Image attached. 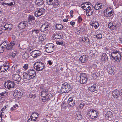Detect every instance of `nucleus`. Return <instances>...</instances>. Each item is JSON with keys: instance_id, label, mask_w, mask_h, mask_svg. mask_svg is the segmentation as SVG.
<instances>
[{"instance_id": "nucleus-1", "label": "nucleus", "mask_w": 122, "mask_h": 122, "mask_svg": "<svg viewBox=\"0 0 122 122\" xmlns=\"http://www.w3.org/2000/svg\"><path fill=\"white\" fill-rule=\"evenodd\" d=\"M110 56L111 58L113 60L114 62H119L121 60V55L118 51H112Z\"/></svg>"}, {"instance_id": "nucleus-2", "label": "nucleus", "mask_w": 122, "mask_h": 122, "mask_svg": "<svg viewBox=\"0 0 122 122\" xmlns=\"http://www.w3.org/2000/svg\"><path fill=\"white\" fill-rule=\"evenodd\" d=\"M41 93V97L43 101L45 102L50 99L47 90H44Z\"/></svg>"}, {"instance_id": "nucleus-3", "label": "nucleus", "mask_w": 122, "mask_h": 122, "mask_svg": "<svg viewBox=\"0 0 122 122\" xmlns=\"http://www.w3.org/2000/svg\"><path fill=\"white\" fill-rule=\"evenodd\" d=\"M34 67L37 71H42L44 67V64L42 62H36L34 64Z\"/></svg>"}, {"instance_id": "nucleus-4", "label": "nucleus", "mask_w": 122, "mask_h": 122, "mask_svg": "<svg viewBox=\"0 0 122 122\" xmlns=\"http://www.w3.org/2000/svg\"><path fill=\"white\" fill-rule=\"evenodd\" d=\"M55 48L54 45L52 43L48 44L45 46V51L48 53H50L53 51Z\"/></svg>"}, {"instance_id": "nucleus-5", "label": "nucleus", "mask_w": 122, "mask_h": 122, "mask_svg": "<svg viewBox=\"0 0 122 122\" xmlns=\"http://www.w3.org/2000/svg\"><path fill=\"white\" fill-rule=\"evenodd\" d=\"M88 115L92 119L97 118L98 115V113L97 111L94 109L91 110L87 113Z\"/></svg>"}, {"instance_id": "nucleus-6", "label": "nucleus", "mask_w": 122, "mask_h": 122, "mask_svg": "<svg viewBox=\"0 0 122 122\" xmlns=\"http://www.w3.org/2000/svg\"><path fill=\"white\" fill-rule=\"evenodd\" d=\"M113 13L112 8L110 7L107 8L104 12V15L107 17H110L112 16Z\"/></svg>"}, {"instance_id": "nucleus-7", "label": "nucleus", "mask_w": 122, "mask_h": 122, "mask_svg": "<svg viewBox=\"0 0 122 122\" xmlns=\"http://www.w3.org/2000/svg\"><path fill=\"white\" fill-rule=\"evenodd\" d=\"M27 73L29 76V80L34 78L36 76V73L35 70L33 69H29L27 71Z\"/></svg>"}, {"instance_id": "nucleus-8", "label": "nucleus", "mask_w": 122, "mask_h": 122, "mask_svg": "<svg viewBox=\"0 0 122 122\" xmlns=\"http://www.w3.org/2000/svg\"><path fill=\"white\" fill-rule=\"evenodd\" d=\"M45 10L43 8H38L34 13L35 15L38 17L42 15L44 13Z\"/></svg>"}, {"instance_id": "nucleus-9", "label": "nucleus", "mask_w": 122, "mask_h": 122, "mask_svg": "<svg viewBox=\"0 0 122 122\" xmlns=\"http://www.w3.org/2000/svg\"><path fill=\"white\" fill-rule=\"evenodd\" d=\"M15 85V84L13 82L10 80L7 81V82L5 83V87L9 89L14 88Z\"/></svg>"}, {"instance_id": "nucleus-10", "label": "nucleus", "mask_w": 122, "mask_h": 122, "mask_svg": "<svg viewBox=\"0 0 122 122\" xmlns=\"http://www.w3.org/2000/svg\"><path fill=\"white\" fill-rule=\"evenodd\" d=\"M80 82L81 84H85L87 82V78L85 74H81L80 76Z\"/></svg>"}, {"instance_id": "nucleus-11", "label": "nucleus", "mask_w": 122, "mask_h": 122, "mask_svg": "<svg viewBox=\"0 0 122 122\" xmlns=\"http://www.w3.org/2000/svg\"><path fill=\"white\" fill-rule=\"evenodd\" d=\"M49 24L48 22H45L40 28V30L42 32H43L48 29Z\"/></svg>"}, {"instance_id": "nucleus-12", "label": "nucleus", "mask_w": 122, "mask_h": 122, "mask_svg": "<svg viewBox=\"0 0 122 122\" xmlns=\"http://www.w3.org/2000/svg\"><path fill=\"white\" fill-rule=\"evenodd\" d=\"M41 54V52L38 50H34L30 53V55L35 58H36Z\"/></svg>"}, {"instance_id": "nucleus-13", "label": "nucleus", "mask_w": 122, "mask_h": 122, "mask_svg": "<svg viewBox=\"0 0 122 122\" xmlns=\"http://www.w3.org/2000/svg\"><path fill=\"white\" fill-rule=\"evenodd\" d=\"M13 80L16 81L17 84H19L21 79V77L18 74H14L12 75Z\"/></svg>"}, {"instance_id": "nucleus-14", "label": "nucleus", "mask_w": 122, "mask_h": 122, "mask_svg": "<svg viewBox=\"0 0 122 122\" xmlns=\"http://www.w3.org/2000/svg\"><path fill=\"white\" fill-rule=\"evenodd\" d=\"M121 90L116 89L113 91L112 95L114 98H117L119 96H121Z\"/></svg>"}, {"instance_id": "nucleus-15", "label": "nucleus", "mask_w": 122, "mask_h": 122, "mask_svg": "<svg viewBox=\"0 0 122 122\" xmlns=\"http://www.w3.org/2000/svg\"><path fill=\"white\" fill-rule=\"evenodd\" d=\"M61 88L64 89L66 91V92H68L70 90L71 87L69 84L66 83L62 84ZM65 91H64V92Z\"/></svg>"}, {"instance_id": "nucleus-16", "label": "nucleus", "mask_w": 122, "mask_h": 122, "mask_svg": "<svg viewBox=\"0 0 122 122\" xmlns=\"http://www.w3.org/2000/svg\"><path fill=\"white\" fill-rule=\"evenodd\" d=\"M97 85L96 84L93 85L91 86H90L88 88L89 91L92 92H94L97 90Z\"/></svg>"}, {"instance_id": "nucleus-17", "label": "nucleus", "mask_w": 122, "mask_h": 122, "mask_svg": "<svg viewBox=\"0 0 122 122\" xmlns=\"http://www.w3.org/2000/svg\"><path fill=\"white\" fill-rule=\"evenodd\" d=\"M88 59V56L86 55H83L81 57L79 58V60L81 62L83 63L86 62L87 61Z\"/></svg>"}, {"instance_id": "nucleus-18", "label": "nucleus", "mask_w": 122, "mask_h": 122, "mask_svg": "<svg viewBox=\"0 0 122 122\" xmlns=\"http://www.w3.org/2000/svg\"><path fill=\"white\" fill-rule=\"evenodd\" d=\"M27 24L26 21H23L20 22L18 25L19 28L20 29H23L25 28Z\"/></svg>"}, {"instance_id": "nucleus-19", "label": "nucleus", "mask_w": 122, "mask_h": 122, "mask_svg": "<svg viewBox=\"0 0 122 122\" xmlns=\"http://www.w3.org/2000/svg\"><path fill=\"white\" fill-rule=\"evenodd\" d=\"M113 114L112 112L110 111L107 112L105 115V117L106 119L110 120L111 118L112 117Z\"/></svg>"}, {"instance_id": "nucleus-20", "label": "nucleus", "mask_w": 122, "mask_h": 122, "mask_svg": "<svg viewBox=\"0 0 122 122\" xmlns=\"http://www.w3.org/2000/svg\"><path fill=\"white\" fill-rule=\"evenodd\" d=\"M52 37L54 39H61L63 36L61 33H56L53 35Z\"/></svg>"}, {"instance_id": "nucleus-21", "label": "nucleus", "mask_w": 122, "mask_h": 122, "mask_svg": "<svg viewBox=\"0 0 122 122\" xmlns=\"http://www.w3.org/2000/svg\"><path fill=\"white\" fill-rule=\"evenodd\" d=\"M90 25L92 26L93 29H96L99 26V24L98 22L95 21H93L90 24Z\"/></svg>"}, {"instance_id": "nucleus-22", "label": "nucleus", "mask_w": 122, "mask_h": 122, "mask_svg": "<svg viewBox=\"0 0 122 122\" xmlns=\"http://www.w3.org/2000/svg\"><path fill=\"white\" fill-rule=\"evenodd\" d=\"M39 117V115L38 113L36 112H33L30 116V118L33 119V121H35Z\"/></svg>"}, {"instance_id": "nucleus-23", "label": "nucleus", "mask_w": 122, "mask_h": 122, "mask_svg": "<svg viewBox=\"0 0 122 122\" xmlns=\"http://www.w3.org/2000/svg\"><path fill=\"white\" fill-rule=\"evenodd\" d=\"M108 27L111 30H114L116 28V25L115 24L112 22H110L108 25Z\"/></svg>"}, {"instance_id": "nucleus-24", "label": "nucleus", "mask_w": 122, "mask_h": 122, "mask_svg": "<svg viewBox=\"0 0 122 122\" xmlns=\"http://www.w3.org/2000/svg\"><path fill=\"white\" fill-rule=\"evenodd\" d=\"M67 103L70 106H73L75 104V100H74L72 98H70L69 99Z\"/></svg>"}, {"instance_id": "nucleus-25", "label": "nucleus", "mask_w": 122, "mask_h": 122, "mask_svg": "<svg viewBox=\"0 0 122 122\" xmlns=\"http://www.w3.org/2000/svg\"><path fill=\"white\" fill-rule=\"evenodd\" d=\"M103 7V5L102 3L96 4L94 6V9L96 10H99L100 9L102 8Z\"/></svg>"}, {"instance_id": "nucleus-26", "label": "nucleus", "mask_w": 122, "mask_h": 122, "mask_svg": "<svg viewBox=\"0 0 122 122\" xmlns=\"http://www.w3.org/2000/svg\"><path fill=\"white\" fill-rule=\"evenodd\" d=\"M15 44V43L14 41H12L10 44H7L6 47V49L8 50H10L13 47Z\"/></svg>"}, {"instance_id": "nucleus-27", "label": "nucleus", "mask_w": 122, "mask_h": 122, "mask_svg": "<svg viewBox=\"0 0 122 122\" xmlns=\"http://www.w3.org/2000/svg\"><path fill=\"white\" fill-rule=\"evenodd\" d=\"M43 3V0H36L35 2V4L37 6H41Z\"/></svg>"}, {"instance_id": "nucleus-28", "label": "nucleus", "mask_w": 122, "mask_h": 122, "mask_svg": "<svg viewBox=\"0 0 122 122\" xmlns=\"http://www.w3.org/2000/svg\"><path fill=\"white\" fill-rule=\"evenodd\" d=\"M46 38V36L45 34H43L41 35L38 38V40L40 42L41 41V42Z\"/></svg>"}, {"instance_id": "nucleus-29", "label": "nucleus", "mask_w": 122, "mask_h": 122, "mask_svg": "<svg viewBox=\"0 0 122 122\" xmlns=\"http://www.w3.org/2000/svg\"><path fill=\"white\" fill-rule=\"evenodd\" d=\"M35 18L32 15H29L28 17V22L30 23H33L35 21Z\"/></svg>"}, {"instance_id": "nucleus-30", "label": "nucleus", "mask_w": 122, "mask_h": 122, "mask_svg": "<svg viewBox=\"0 0 122 122\" xmlns=\"http://www.w3.org/2000/svg\"><path fill=\"white\" fill-rule=\"evenodd\" d=\"M101 57L102 60L103 61L107 60H108V56L106 53H103L101 55Z\"/></svg>"}, {"instance_id": "nucleus-31", "label": "nucleus", "mask_w": 122, "mask_h": 122, "mask_svg": "<svg viewBox=\"0 0 122 122\" xmlns=\"http://www.w3.org/2000/svg\"><path fill=\"white\" fill-rule=\"evenodd\" d=\"M22 93L20 91H15L14 92L13 95L16 97L20 96L22 95Z\"/></svg>"}, {"instance_id": "nucleus-32", "label": "nucleus", "mask_w": 122, "mask_h": 122, "mask_svg": "<svg viewBox=\"0 0 122 122\" xmlns=\"http://www.w3.org/2000/svg\"><path fill=\"white\" fill-rule=\"evenodd\" d=\"M39 30L37 29H35L32 30L31 32L33 35L35 34H38L40 32Z\"/></svg>"}, {"instance_id": "nucleus-33", "label": "nucleus", "mask_w": 122, "mask_h": 122, "mask_svg": "<svg viewBox=\"0 0 122 122\" xmlns=\"http://www.w3.org/2000/svg\"><path fill=\"white\" fill-rule=\"evenodd\" d=\"M19 35V33L18 32H16V33L14 34L12 36V38L13 39L15 40L17 38H18V36Z\"/></svg>"}, {"instance_id": "nucleus-34", "label": "nucleus", "mask_w": 122, "mask_h": 122, "mask_svg": "<svg viewBox=\"0 0 122 122\" xmlns=\"http://www.w3.org/2000/svg\"><path fill=\"white\" fill-rule=\"evenodd\" d=\"M5 25L7 30H9L11 29L12 28V26L10 24H6Z\"/></svg>"}, {"instance_id": "nucleus-35", "label": "nucleus", "mask_w": 122, "mask_h": 122, "mask_svg": "<svg viewBox=\"0 0 122 122\" xmlns=\"http://www.w3.org/2000/svg\"><path fill=\"white\" fill-rule=\"evenodd\" d=\"M93 10L92 9L91 10H89L88 11L86 10V15L87 16H90L92 15L93 13Z\"/></svg>"}, {"instance_id": "nucleus-36", "label": "nucleus", "mask_w": 122, "mask_h": 122, "mask_svg": "<svg viewBox=\"0 0 122 122\" xmlns=\"http://www.w3.org/2000/svg\"><path fill=\"white\" fill-rule=\"evenodd\" d=\"M76 114L77 116L78 119V120L81 119L82 117V115L81 114L80 112H76Z\"/></svg>"}, {"instance_id": "nucleus-37", "label": "nucleus", "mask_w": 122, "mask_h": 122, "mask_svg": "<svg viewBox=\"0 0 122 122\" xmlns=\"http://www.w3.org/2000/svg\"><path fill=\"white\" fill-rule=\"evenodd\" d=\"M55 0H46V2L49 5H52L53 4Z\"/></svg>"}, {"instance_id": "nucleus-38", "label": "nucleus", "mask_w": 122, "mask_h": 122, "mask_svg": "<svg viewBox=\"0 0 122 122\" xmlns=\"http://www.w3.org/2000/svg\"><path fill=\"white\" fill-rule=\"evenodd\" d=\"M23 75L24 79H27V80H29V76L28 75L27 72L26 73H24Z\"/></svg>"}, {"instance_id": "nucleus-39", "label": "nucleus", "mask_w": 122, "mask_h": 122, "mask_svg": "<svg viewBox=\"0 0 122 122\" xmlns=\"http://www.w3.org/2000/svg\"><path fill=\"white\" fill-rule=\"evenodd\" d=\"M56 27L58 30H61L63 28V26L61 24H59L56 25Z\"/></svg>"}, {"instance_id": "nucleus-40", "label": "nucleus", "mask_w": 122, "mask_h": 122, "mask_svg": "<svg viewBox=\"0 0 122 122\" xmlns=\"http://www.w3.org/2000/svg\"><path fill=\"white\" fill-rule=\"evenodd\" d=\"M79 104V108L81 109H82L83 107L85 105L84 104L83 102L82 101L80 102Z\"/></svg>"}, {"instance_id": "nucleus-41", "label": "nucleus", "mask_w": 122, "mask_h": 122, "mask_svg": "<svg viewBox=\"0 0 122 122\" xmlns=\"http://www.w3.org/2000/svg\"><path fill=\"white\" fill-rule=\"evenodd\" d=\"M7 45V42L6 41H4L0 45L2 46V47H3V48H5H5H6Z\"/></svg>"}, {"instance_id": "nucleus-42", "label": "nucleus", "mask_w": 122, "mask_h": 122, "mask_svg": "<svg viewBox=\"0 0 122 122\" xmlns=\"http://www.w3.org/2000/svg\"><path fill=\"white\" fill-rule=\"evenodd\" d=\"M6 68H5V67L1 66H0V73L4 72L5 71V70H6Z\"/></svg>"}, {"instance_id": "nucleus-43", "label": "nucleus", "mask_w": 122, "mask_h": 122, "mask_svg": "<svg viewBox=\"0 0 122 122\" xmlns=\"http://www.w3.org/2000/svg\"><path fill=\"white\" fill-rule=\"evenodd\" d=\"M87 9H86V11H88L89 10L93 9V6L91 4L90 5V6L89 5H87Z\"/></svg>"}, {"instance_id": "nucleus-44", "label": "nucleus", "mask_w": 122, "mask_h": 122, "mask_svg": "<svg viewBox=\"0 0 122 122\" xmlns=\"http://www.w3.org/2000/svg\"><path fill=\"white\" fill-rule=\"evenodd\" d=\"M53 3V6L55 7L57 6L59 4V1L58 0H55V1Z\"/></svg>"}, {"instance_id": "nucleus-45", "label": "nucleus", "mask_w": 122, "mask_h": 122, "mask_svg": "<svg viewBox=\"0 0 122 122\" xmlns=\"http://www.w3.org/2000/svg\"><path fill=\"white\" fill-rule=\"evenodd\" d=\"M36 95L35 94L30 93L29 94L28 97L30 98H32L34 99L36 97Z\"/></svg>"}, {"instance_id": "nucleus-46", "label": "nucleus", "mask_w": 122, "mask_h": 122, "mask_svg": "<svg viewBox=\"0 0 122 122\" xmlns=\"http://www.w3.org/2000/svg\"><path fill=\"white\" fill-rule=\"evenodd\" d=\"M84 42H85V43H86V44L88 45H89L90 44V42L89 41V39L87 37H86V40H85V41Z\"/></svg>"}, {"instance_id": "nucleus-47", "label": "nucleus", "mask_w": 122, "mask_h": 122, "mask_svg": "<svg viewBox=\"0 0 122 122\" xmlns=\"http://www.w3.org/2000/svg\"><path fill=\"white\" fill-rule=\"evenodd\" d=\"M29 57V55L27 53H25L22 56V58L23 59H27Z\"/></svg>"}, {"instance_id": "nucleus-48", "label": "nucleus", "mask_w": 122, "mask_h": 122, "mask_svg": "<svg viewBox=\"0 0 122 122\" xmlns=\"http://www.w3.org/2000/svg\"><path fill=\"white\" fill-rule=\"evenodd\" d=\"M86 37H85V36H82V37H81L80 38V40L81 42H84L85 41V40H86Z\"/></svg>"}, {"instance_id": "nucleus-49", "label": "nucleus", "mask_w": 122, "mask_h": 122, "mask_svg": "<svg viewBox=\"0 0 122 122\" xmlns=\"http://www.w3.org/2000/svg\"><path fill=\"white\" fill-rule=\"evenodd\" d=\"M108 73L111 75H113L114 74V72L113 69L112 68L109 69L108 71Z\"/></svg>"}, {"instance_id": "nucleus-50", "label": "nucleus", "mask_w": 122, "mask_h": 122, "mask_svg": "<svg viewBox=\"0 0 122 122\" xmlns=\"http://www.w3.org/2000/svg\"><path fill=\"white\" fill-rule=\"evenodd\" d=\"M96 37L97 39H101L102 37V34L101 33L97 34L96 35Z\"/></svg>"}, {"instance_id": "nucleus-51", "label": "nucleus", "mask_w": 122, "mask_h": 122, "mask_svg": "<svg viewBox=\"0 0 122 122\" xmlns=\"http://www.w3.org/2000/svg\"><path fill=\"white\" fill-rule=\"evenodd\" d=\"M87 5L86 4H83L81 5V6L82 8L85 10H86V9H87Z\"/></svg>"}, {"instance_id": "nucleus-52", "label": "nucleus", "mask_w": 122, "mask_h": 122, "mask_svg": "<svg viewBox=\"0 0 122 122\" xmlns=\"http://www.w3.org/2000/svg\"><path fill=\"white\" fill-rule=\"evenodd\" d=\"M9 55L10 56L14 58L16 56V55L15 53L12 52L10 53L9 54Z\"/></svg>"}, {"instance_id": "nucleus-53", "label": "nucleus", "mask_w": 122, "mask_h": 122, "mask_svg": "<svg viewBox=\"0 0 122 122\" xmlns=\"http://www.w3.org/2000/svg\"><path fill=\"white\" fill-rule=\"evenodd\" d=\"M1 45H0V53H3L4 51V50L5 49L3 48V47H2Z\"/></svg>"}, {"instance_id": "nucleus-54", "label": "nucleus", "mask_w": 122, "mask_h": 122, "mask_svg": "<svg viewBox=\"0 0 122 122\" xmlns=\"http://www.w3.org/2000/svg\"><path fill=\"white\" fill-rule=\"evenodd\" d=\"M99 75L97 73H96L95 74H93V76L95 78H97Z\"/></svg>"}, {"instance_id": "nucleus-55", "label": "nucleus", "mask_w": 122, "mask_h": 122, "mask_svg": "<svg viewBox=\"0 0 122 122\" xmlns=\"http://www.w3.org/2000/svg\"><path fill=\"white\" fill-rule=\"evenodd\" d=\"M78 21L79 23H80L81 22L82 20V19L81 17V16H79L78 18Z\"/></svg>"}, {"instance_id": "nucleus-56", "label": "nucleus", "mask_w": 122, "mask_h": 122, "mask_svg": "<svg viewBox=\"0 0 122 122\" xmlns=\"http://www.w3.org/2000/svg\"><path fill=\"white\" fill-rule=\"evenodd\" d=\"M28 65L27 64H25L23 66V68L25 70H27L28 69Z\"/></svg>"}, {"instance_id": "nucleus-57", "label": "nucleus", "mask_w": 122, "mask_h": 122, "mask_svg": "<svg viewBox=\"0 0 122 122\" xmlns=\"http://www.w3.org/2000/svg\"><path fill=\"white\" fill-rule=\"evenodd\" d=\"M9 63L8 62H5L2 66L5 67L9 66Z\"/></svg>"}, {"instance_id": "nucleus-58", "label": "nucleus", "mask_w": 122, "mask_h": 122, "mask_svg": "<svg viewBox=\"0 0 122 122\" xmlns=\"http://www.w3.org/2000/svg\"><path fill=\"white\" fill-rule=\"evenodd\" d=\"M56 43L58 45H63V42L62 41H61V42L59 41H56Z\"/></svg>"}, {"instance_id": "nucleus-59", "label": "nucleus", "mask_w": 122, "mask_h": 122, "mask_svg": "<svg viewBox=\"0 0 122 122\" xmlns=\"http://www.w3.org/2000/svg\"><path fill=\"white\" fill-rule=\"evenodd\" d=\"M4 4L5 5H7L9 6H12L13 5V4L12 3V2H11V3H4Z\"/></svg>"}, {"instance_id": "nucleus-60", "label": "nucleus", "mask_w": 122, "mask_h": 122, "mask_svg": "<svg viewBox=\"0 0 122 122\" xmlns=\"http://www.w3.org/2000/svg\"><path fill=\"white\" fill-rule=\"evenodd\" d=\"M4 115V111H0V116L2 117Z\"/></svg>"}, {"instance_id": "nucleus-61", "label": "nucleus", "mask_w": 122, "mask_h": 122, "mask_svg": "<svg viewBox=\"0 0 122 122\" xmlns=\"http://www.w3.org/2000/svg\"><path fill=\"white\" fill-rule=\"evenodd\" d=\"M6 95V92H2L0 94V97L1 96H5Z\"/></svg>"}, {"instance_id": "nucleus-62", "label": "nucleus", "mask_w": 122, "mask_h": 122, "mask_svg": "<svg viewBox=\"0 0 122 122\" xmlns=\"http://www.w3.org/2000/svg\"><path fill=\"white\" fill-rule=\"evenodd\" d=\"M53 62L52 60H49L47 62V63L51 65L52 64Z\"/></svg>"}, {"instance_id": "nucleus-63", "label": "nucleus", "mask_w": 122, "mask_h": 122, "mask_svg": "<svg viewBox=\"0 0 122 122\" xmlns=\"http://www.w3.org/2000/svg\"><path fill=\"white\" fill-rule=\"evenodd\" d=\"M1 28L3 30H7L6 28H5V25H2L1 27Z\"/></svg>"}, {"instance_id": "nucleus-64", "label": "nucleus", "mask_w": 122, "mask_h": 122, "mask_svg": "<svg viewBox=\"0 0 122 122\" xmlns=\"http://www.w3.org/2000/svg\"><path fill=\"white\" fill-rule=\"evenodd\" d=\"M40 122H48L46 119H43L41 120Z\"/></svg>"}]
</instances>
